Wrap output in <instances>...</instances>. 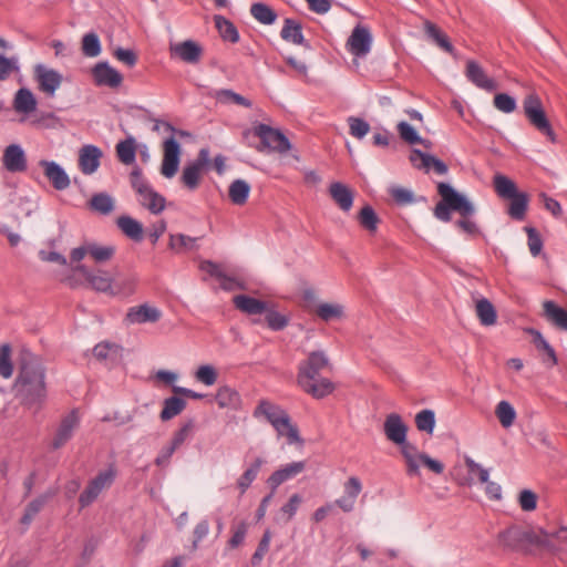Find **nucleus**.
<instances>
[{
    "mask_svg": "<svg viewBox=\"0 0 567 567\" xmlns=\"http://www.w3.org/2000/svg\"><path fill=\"white\" fill-rule=\"evenodd\" d=\"M19 374L14 383L17 396L28 406L41 404L47 398L45 369L27 348L18 357Z\"/></svg>",
    "mask_w": 567,
    "mask_h": 567,
    "instance_id": "f257e3e1",
    "label": "nucleus"
},
{
    "mask_svg": "<svg viewBox=\"0 0 567 567\" xmlns=\"http://www.w3.org/2000/svg\"><path fill=\"white\" fill-rule=\"evenodd\" d=\"M436 188L441 200L435 205L433 215L439 220L449 223L452 219V212H455L461 216V218L455 221L457 228L470 236L480 235V228L473 219L476 213L473 203L447 183L440 182Z\"/></svg>",
    "mask_w": 567,
    "mask_h": 567,
    "instance_id": "f03ea898",
    "label": "nucleus"
},
{
    "mask_svg": "<svg viewBox=\"0 0 567 567\" xmlns=\"http://www.w3.org/2000/svg\"><path fill=\"white\" fill-rule=\"evenodd\" d=\"M331 364L324 351H312L298 367L297 382L299 386L315 399H323L334 390V384L320 373L330 369Z\"/></svg>",
    "mask_w": 567,
    "mask_h": 567,
    "instance_id": "7ed1b4c3",
    "label": "nucleus"
},
{
    "mask_svg": "<svg viewBox=\"0 0 567 567\" xmlns=\"http://www.w3.org/2000/svg\"><path fill=\"white\" fill-rule=\"evenodd\" d=\"M132 188L138 195L140 204L152 214H159L165 209L166 199L164 196L153 189L148 182L143 177L142 169L135 167L130 174Z\"/></svg>",
    "mask_w": 567,
    "mask_h": 567,
    "instance_id": "20e7f679",
    "label": "nucleus"
},
{
    "mask_svg": "<svg viewBox=\"0 0 567 567\" xmlns=\"http://www.w3.org/2000/svg\"><path fill=\"white\" fill-rule=\"evenodd\" d=\"M523 111L529 122L539 133L547 136L551 142L556 141L555 132L545 113L543 103L537 93H528L523 101Z\"/></svg>",
    "mask_w": 567,
    "mask_h": 567,
    "instance_id": "39448f33",
    "label": "nucleus"
},
{
    "mask_svg": "<svg viewBox=\"0 0 567 567\" xmlns=\"http://www.w3.org/2000/svg\"><path fill=\"white\" fill-rule=\"evenodd\" d=\"M115 247L112 245L102 246L95 241H85L80 247L73 248L70 252L71 262H79L89 256L95 264H104L113 258Z\"/></svg>",
    "mask_w": 567,
    "mask_h": 567,
    "instance_id": "423d86ee",
    "label": "nucleus"
},
{
    "mask_svg": "<svg viewBox=\"0 0 567 567\" xmlns=\"http://www.w3.org/2000/svg\"><path fill=\"white\" fill-rule=\"evenodd\" d=\"M255 135L260 138L261 146L257 147L259 152L265 148L278 153H286L290 150L291 145L289 140L279 130L272 128L266 124H258L255 130Z\"/></svg>",
    "mask_w": 567,
    "mask_h": 567,
    "instance_id": "0eeeda50",
    "label": "nucleus"
},
{
    "mask_svg": "<svg viewBox=\"0 0 567 567\" xmlns=\"http://www.w3.org/2000/svg\"><path fill=\"white\" fill-rule=\"evenodd\" d=\"M209 162L208 148H200L197 157L184 166L181 182L187 189L195 190L198 188L203 172L207 168Z\"/></svg>",
    "mask_w": 567,
    "mask_h": 567,
    "instance_id": "6e6552de",
    "label": "nucleus"
},
{
    "mask_svg": "<svg viewBox=\"0 0 567 567\" xmlns=\"http://www.w3.org/2000/svg\"><path fill=\"white\" fill-rule=\"evenodd\" d=\"M33 78L38 83V89L47 96H54L56 90L61 86L62 74L42 63H38L33 68Z\"/></svg>",
    "mask_w": 567,
    "mask_h": 567,
    "instance_id": "1a4fd4ad",
    "label": "nucleus"
},
{
    "mask_svg": "<svg viewBox=\"0 0 567 567\" xmlns=\"http://www.w3.org/2000/svg\"><path fill=\"white\" fill-rule=\"evenodd\" d=\"M348 51L357 56L364 58L371 51L372 34L368 27L357 24L347 40Z\"/></svg>",
    "mask_w": 567,
    "mask_h": 567,
    "instance_id": "9d476101",
    "label": "nucleus"
},
{
    "mask_svg": "<svg viewBox=\"0 0 567 567\" xmlns=\"http://www.w3.org/2000/svg\"><path fill=\"white\" fill-rule=\"evenodd\" d=\"M72 269L74 272L81 274L93 290L112 296L113 278L106 271H92L86 265L82 264L75 265Z\"/></svg>",
    "mask_w": 567,
    "mask_h": 567,
    "instance_id": "9b49d317",
    "label": "nucleus"
},
{
    "mask_svg": "<svg viewBox=\"0 0 567 567\" xmlns=\"http://www.w3.org/2000/svg\"><path fill=\"white\" fill-rule=\"evenodd\" d=\"M409 159L414 168L425 173L433 169L437 175H445L449 172V167L443 161L419 148L411 151Z\"/></svg>",
    "mask_w": 567,
    "mask_h": 567,
    "instance_id": "f8f14e48",
    "label": "nucleus"
},
{
    "mask_svg": "<svg viewBox=\"0 0 567 567\" xmlns=\"http://www.w3.org/2000/svg\"><path fill=\"white\" fill-rule=\"evenodd\" d=\"M163 152L161 173L165 177L172 178L178 171L181 156V146L174 136L164 141Z\"/></svg>",
    "mask_w": 567,
    "mask_h": 567,
    "instance_id": "ddd939ff",
    "label": "nucleus"
},
{
    "mask_svg": "<svg viewBox=\"0 0 567 567\" xmlns=\"http://www.w3.org/2000/svg\"><path fill=\"white\" fill-rule=\"evenodd\" d=\"M92 76L95 85L117 89L123 82V75L107 62H97L92 68Z\"/></svg>",
    "mask_w": 567,
    "mask_h": 567,
    "instance_id": "4468645a",
    "label": "nucleus"
},
{
    "mask_svg": "<svg viewBox=\"0 0 567 567\" xmlns=\"http://www.w3.org/2000/svg\"><path fill=\"white\" fill-rule=\"evenodd\" d=\"M171 56L178 58L185 63L196 64L203 55V48L194 40H185L169 45Z\"/></svg>",
    "mask_w": 567,
    "mask_h": 567,
    "instance_id": "2eb2a0df",
    "label": "nucleus"
},
{
    "mask_svg": "<svg viewBox=\"0 0 567 567\" xmlns=\"http://www.w3.org/2000/svg\"><path fill=\"white\" fill-rule=\"evenodd\" d=\"M525 554H529L532 547L544 548L550 553L557 549L556 544L549 539V530L543 528H524Z\"/></svg>",
    "mask_w": 567,
    "mask_h": 567,
    "instance_id": "dca6fc26",
    "label": "nucleus"
},
{
    "mask_svg": "<svg viewBox=\"0 0 567 567\" xmlns=\"http://www.w3.org/2000/svg\"><path fill=\"white\" fill-rule=\"evenodd\" d=\"M465 75L467 80L478 89L487 92H494L498 89L497 82L489 78L483 68L474 60L466 62Z\"/></svg>",
    "mask_w": 567,
    "mask_h": 567,
    "instance_id": "f3484780",
    "label": "nucleus"
},
{
    "mask_svg": "<svg viewBox=\"0 0 567 567\" xmlns=\"http://www.w3.org/2000/svg\"><path fill=\"white\" fill-rule=\"evenodd\" d=\"M383 432L390 442L394 444H402L405 442L408 425L403 422L400 414L390 413L384 420Z\"/></svg>",
    "mask_w": 567,
    "mask_h": 567,
    "instance_id": "a211bd4d",
    "label": "nucleus"
},
{
    "mask_svg": "<svg viewBox=\"0 0 567 567\" xmlns=\"http://www.w3.org/2000/svg\"><path fill=\"white\" fill-rule=\"evenodd\" d=\"M102 151L91 144L83 145L79 151V168L84 175H91L100 167Z\"/></svg>",
    "mask_w": 567,
    "mask_h": 567,
    "instance_id": "6ab92c4d",
    "label": "nucleus"
},
{
    "mask_svg": "<svg viewBox=\"0 0 567 567\" xmlns=\"http://www.w3.org/2000/svg\"><path fill=\"white\" fill-rule=\"evenodd\" d=\"M287 415L289 414L281 406L267 400H260L254 411L255 417L264 416L272 427H278V424H285Z\"/></svg>",
    "mask_w": 567,
    "mask_h": 567,
    "instance_id": "aec40b11",
    "label": "nucleus"
},
{
    "mask_svg": "<svg viewBox=\"0 0 567 567\" xmlns=\"http://www.w3.org/2000/svg\"><path fill=\"white\" fill-rule=\"evenodd\" d=\"M306 468L305 461L289 463L277 471H275L267 480V485L272 489V493L286 481L296 477Z\"/></svg>",
    "mask_w": 567,
    "mask_h": 567,
    "instance_id": "412c9836",
    "label": "nucleus"
},
{
    "mask_svg": "<svg viewBox=\"0 0 567 567\" xmlns=\"http://www.w3.org/2000/svg\"><path fill=\"white\" fill-rule=\"evenodd\" d=\"M79 415L75 410L65 415L58 427L55 436L52 441V449L58 450L69 442L74 430L79 426Z\"/></svg>",
    "mask_w": 567,
    "mask_h": 567,
    "instance_id": "4be33fe9",
    "label": "nucleus"
},
{
    "mask_svg": "<svg viewBox=\"0 0 567 567\" xmlns=\"http://www.w3.org/2000/svg\"><path fill=\"white\" fill-rule=\"evenodd\" d=\"M2 164L10 173H21L27 169V156L22 147L11 144L6 147L2 156Z\"/></svg>",
    "mask_w": 567,
    "mask_h": 567,
    "instance_id": "5701e85b",
    "label": "nucleus"
},
{
    "mask_svg": "<svg viewBox=\"0 0 567 567\" xmlns=\"http://www.w3.org/2000/svg\"><path fill=\"white\" fill-rule=\"evenodd\" d=\"M200 270L220 281V288L226 291L243 289L244 286L236 278L226 275L220 266L212 260L200 262Z\"/></svg>",
    "mask_w": 567,
    "mask_h": 567,
    "instance_id": "b1692460",
    "label": "nucleus"
},
{
    "mask_svg": "<svg viewBox=\"0 0 567 567\" xmlns=\"http://www.w3.org/2000/svg\"><path fill=\"white\" fill-rule=\"evenodd\" d=\"M498 543L505 549L525 553L524 528L513 525L498 533Z\"/></svg>",
    "mask_w": 567,
    "mask_h": 567,
    "instance_id": "393cba45",
    "label": "nucleus"
},
{
    "mask_svg": "<svg viewBox=\"0 0 567 567\" xmlns=\"http://www.w3.org/2000/svg\"><path fill=\"white\" fill-rule=\"evenodd\" d=\"M40 166L44 168L45 177L56 190H64L70 186V178L59 164L42 159L40 161Z\"/></svg>",
    "mask_w": 567,
    "mask_h": 567,
    "instance_id": "a878e982",
    "label": "nucleus"
},
{
    "mask_svg": "<svg viewBox=\"0 0 567 567\" xmlns=\"http://www.w3.org/2000/svg\"><path fill=\"white\" fill-rule=\"evenodd\" d=\"M162 317V312L156 307L143 303L128 309L126 320L130 323H147L157 322Z\"/></svg>",
    "mask_w": 567,
    "mask_h": 567,
    "instance_id": "bb28decb",
    "label": "nucleus"
},
{
    "mask_svg": "<svg viewBox=\"0 0 567 567\" xmlns=\"http://www.w3.org/2000/svg\"><path fill=\"white\" fill-rule=\"evenodd\" d=\"M280 37L284 41L301 45L307 50L311 49L309 41H307L302 34V25L300 22L287 18L284 21V27L280 31Z\"/></svg>",
    "mask_w": 567,
    "mask_h": 567,
    "instance_id": "cd10ccee",
    "label": "nucleus"
},
{
    "mask_svg": "<svg viewBox=\"0 0 567 567\" xmlns=\"http://www.w3.org/2000/svg\"><path fill=\"white\" fill-rule=\"evenodd\" d=\"M544 318L559 330L567 331V310L551 300L543 302Z\"/></svg>",
    "mask_w": 567,
    "mask_h": 567,
    "instance_id": "c85d7f7f",
    "label": "nucleus"
},
{
    "mask_svg": "<svg viewBox=\"0 0 567 567\" xmlns=\"http://www.w3.org/2000/svg\"><path fill=\"white\" fill-rule=\"evenodd\" d=\"M329 194L333 202L343 212H349L353 205V192L350 187L340 182H334L329 187Z\"/></svg>",
    "mask_w": 567,
    "mask_h": 567,
    "instance_id": "c756f323",
    "label": "nucleus"
},
{
    "mask_svg": "<svg viewBox=\"0 0 567 567\" xmlns=\"http://www.w3.org/2000/svg\"><path fill=\"white\" fill-rule=\"evenodd\" d=\"M12 106L17 113L28 115L37 110L38 101L30 89L21 87L14 94Z\"/></svg>",
    "mask_w": 567,
    "mask_h": 567,
    "instance_id": "7c9ffc66",
    "label": "nucleus"
},
{
    "mask_svg": "<svg viewBox=\"0 0 567 567\" xmlns=\"http://www.w3.org/2000/svg\"><path fill=\"white\" fill-rule=\"evenodd\" d=\"M236 309L247 315H261L267 311L268 303L247 295H237L233 298Z\"/></svg>",
    "mask_w": 567,
    "mask_h": 567,
    "instance_id": "2f4dec72",
    "label": "nucleus"
},
{
    "mask_svg": "<svg viewBox=\"0 0 567 567\" xmlns=\"http://www.w3.org/2000/svg\"><path fill=\"white\" fill-rule=\"evenodd\" d=\"M116 225L121 231L130 239L140 243L144 237L143 225L131 216H120L116 219Z\"/></svg>",
    "mask_w": 567,
    "mask_h": 567,
    "instance_id": "473e14b6",
    "label": "nucleus"
},
{
    "mask_svg": "<svg viewBox=\"0 0 567 567\" xmlns=\"http://www.w3.org/2000/svg\"><path fill=\"white\" fill-rule=\"evenodd\" d=\"M424 31L430 40H432L437 47L450 54H454V47L450 42L449 37L434 23L426 20L424 22Z\"/></svg>",
    "mask_w": 567,
    "mask_h": 567,
    "instance_id": "72a5a7b5",
    "label": "nucleus"
},
{
    "mask_svg": "<svg viewBox=\"0 0 567 567\" xmlns=\"http://www.w3.org/2000/svg\"><path fill=\"white\" fill-rule=\"evenodd\" d=\"M507 199L509 200L507 208L509 217L515 220L525 219L529 202L528 195L524 192H518L515 196L508 197Z\"/></svg>",
    "mask_w": 567,
    "mask_h": 567,
    "instance_id": "f704fd0d",
    "label": "nucleus"
},
{
    "mask_svg": "<svg viewBox=\"0 0 567 567\" xmlns=\"http://www.w3.org/2000/svg\"><path fill=\"white\" fill-rule=\"evenodd\" d=\"M116 156L118 161L124 165H132L136 158V140L133 136H128L123 141H120L116 146Z\"/></svg>",
    "mask_w": 567,
    "mask_h": 567,
    "instance_id": "c9c22d12",
    "label": "nucleus"
},
{
    "mask_svg": "<svg viewBox=\"0 0 567 567\" xmlns=\"http://www.w3.org/2000/svg\"><path fill=\"white\" fill-rule=\"evenodd\" d=\"M396 445L400 446L401 454L405 460L406 467H408L406 468L408 474L411 476L419 475L420 466H419L417 455L420 453L417 452L416 446H414L412 443H410L406 439H405L404 443L396 444Z\"/></svg>",
    "mask_w": 567,
    "mask_h": 567,
    "instance_id": "e433bc0d",
    "label": "nucleus"
},
{
    "mask_svg": "<svg viewBox=\"0 0 567 567\" xmlns=\"http://www.w3.org/2000/svg\"><path fill=\"white\" fill-rule=\"evenodd\" d=\"M250 193V185L244 179H235L228 188V196L233 204L241 206L246 204Z\"/></svg>",
    "mask_w": 567,
    "mask_h": 567,
    "instance_id": "4c0bfd02",
    "label": "nucleus"
},
{
    "mask_svg": "<svg viewBox=\"0 0 567 567\" xmlns=\"http://www.w3.org/2000/svg\"><path fill=\"white\" fill-rule=\"evenodd\" d=\"M186 408V401L176 395L169 396L163 402V410L161 411L159 417L162 421H168L181 414Z\"/></svg>",
    "mask_w": 567,
    "mask_h": 567,
    "instance_id": "58836bf2",
    "label": "nucleus"
},
{
    "mask_svg": "<svg viewBox=\"0 0 567 567\" xmlns=\"http://www.w3.org/2000/svg\"><path fill=\"white\" fill-rule=\"evenodd\" d=\"M215 27L218 30L224 41L237 43L239 41V33L235 24L223 16L214 17Z\"/></svg>",
    "mask_w": 567,
    "mask_h": 567,
    "instance_id": "ea45409f",
    "label": "nucleus"
},
{
    "mask_svg": "<svg viewBox=\"0 0 567 567\" xmlns=\"http://www.w3.org/2000/svg\"><path fill=\"white\" fill-rule=\"evenodd\" d=\"M264 463V458L256 457L254 462L249 465V467L237 480V487L240 489L241 495L249 488L251 483L256 480Z\"/></svg>",
    "mask_w": 567,
    "mask_h": 567,
    "instance_id": "a19ab883",
    "label": "nucleus"
},
{
    "mask_svg": "<svg viewBox=\"0 0 567 567\" xmlns=\"http://www.w3.org/2000/svg\"><path fill=\"white\" fill-rule=\"evenodd\" d=\"M215 399L220 408L237 409L240 405L239 393L228 385L220 386Z\"/></svg>",
    "mask_w": 567,
    "mask_h": 567,
    "instance_id": "79ce46f5",
    "label": "nucleus"
},
{
    "mask_svg": "<svg viewBox=\"0 0 567 567\" xmlns=\"http://www.w3.org/2000/svg\"><path fill=\"white\" fill-rule=\"evenodd\" d=\"M493 186L498 197L503 199L515 196L519 192L515 182L502 174L494 176Z\"/></svg>",
    "mask_w": 567,
    "mask_h": 567,
    "instance_id": "37998d69",
    "label": "nucleus"
},
{
    "mask_svg": "<svg viewBox=\"0 0 567 567\" xmlns=\"http://www.w3.org/2000/svg\"><path fill=\"white\" fill-rule=\"evenodd\" d=\"M476 315L480 319V322L483 326H493L496 323L497 313L493 306V303L486 299L482 298L476 302Z\"/></svg>",
    "mask_w": 567,
    "mask_h": 567,
    "instance_id": "c03bdc74",
    "label": "nucleus"
},
{
    "mask_svg": "<svg viewBox=\"0 0 567 567\" xmlns=\"http://www.w3.org/2000/svg\"><path fill=\"white\" fill-rule=\"evenodd\" d=\"M250 14L261 24H272L277 20L276 11L268 4L257 2L251 4Z\"/></svg>",
    "mask_w": 567,
    "mask_h": 567,
    "instance_id": "a18cd8bd",
    "label": "nucleus"
},
{
    "mask_svg": "<svg viewBox=\"0 0 567 567\" xmlns=\"http://www.w3.org/2000/svg\"><path fill=\"white\" fill-rule=\"evenodd\" d=\"M278 427H274L278 434V436H285L287 439L288 444H298L300 446L303 445L305 441L299 435V430L296 424L291 422L289 415H287V422L285 424H278Z\"/></svg>",
    "mask_w": 567,
    "mask_h": 567,
    "instance_id": "49530a36",
    "label": "nucleus"
},
{
    "mask_svg": "<svg viewBox=\"0 0 567 567\" xmlns=\"http://www.w3.org/2000/svg\"><path fill=\"white\" fill-rule=\"evenodd\" d=\"M316 315L323 321L339 320L344 317L343 306L339 303L323 302L318 305Z\"/></svg>",
    "mask_w": 567,
    "mask_h": 567,
    "instance_id": "de8ad7c7",
    "label": "nucleus"
},
{
    "mask_svg": "<svg viewBox=\"0 0 567 567\" xmlns=\"http://www.w3.org/2000/svg\"><path fill=\"white\" fill-rule=\"evenodd\" d=\"M50 494H43L30 502L20 519L21 524L29 526L33 518L41 512L49 498Z\"/></svg>",
    "mask_w": 567,
    "mask_h": 567,
    "instance_id": "09e8293b",
    "label": "nucleus"
},
{
    "mask_svg": "<svg viewBox=\"0 0 567 567\" xmlns=\"http://www.w3.org/2000/svg\"><path fill=\"white\" fill-rule=\"evenodd\" d=\"M136 279L133 276L117 277L113 279L112 296H131L135 292Z\"/></svg>",
    "mask_w": 567,
    "mask_h": 567,
    "instance_id": "8fccbe9b",
    "label": "nucleus"
},
{
    "mask_svg": "<svg viewBox=\"0 0 567 567\" xmlns=\"http://www.w3.org/2000/svg\"><path fill=\"white\" fill-rule=\"evenodd\" d=\"M359 224L369 233H375L380 221L374 209L370 205H365L358 215Z\"/></svg>",
    "mask_w": 567,
    "mask_h": 567,
    "instance_id": "3c124183",
    "label": "nucleus"
},
{
    "mask_svg": "<svg viewBox=\"0 0 567 567\" xmlns=\"http://www.w3.org/2000/svg\"><path fill=\"white\" fill-rule=\"evenodd\" d=\"M495 414L502 426L505 429L512 426L516 419V412L512 404L507 401H501L496 405Z\"/></svg>",
    "mask_w": 567,
    "mask_h": 567,
    "instance_id": "603ef678",
    "label": "nucleus"
},
{
    "mask_svg": "<svg viewBox=\"0 0 567 567\" xmlns=\"http://www.w3.org/2000/svg\"><path fill=\"white\" fill-rule=\"evenodd\" d=\"M90 206L93 210L109 215L114 209L112 197L106 193H99L92 196Z\"/></svg>",
    "mask_w": 567,
    "mask_h": 567,
    "instance_id": "864d4df0",
    "label": "nucleus"
},
{
    "mask_svg": "<svg viewBox=\"0 0 567 567\" xmlns=\"http://www.w3.org/2000/svg\"><path fill=\"white\" fill-rule=\"evenodd\" d=\"M12 349L10 344L3 343L0 346V375L4 379H9L13 374L12 363Z\"/></svg>",
    "mask_w": 567,
    "mask_h": 567,
    "instance_id": "5fc2aeb1",
    "label": "nucleus"
},
{
    "mask_svg": "<svg viewBox=\"0 0 567 567\" xmlns=\"http://www.w3.org/2000/svg\"><path fill=\"white\" fill-rule=\"evenodd\" d=\"M416 429L421 432L432 434L435 426V414L432 410L425 409L415 415Z\"/></svg>",
    "mask_w": 567,
    "mask_h": 567,
    "instance_id": "6e6d98bb",
    "label": "nucleus"
},
{
    "mask_svg": "<svg viewBox=\"0 0 567 567\" xmlns=\"http://www.w3.org/2000/svg\"><path fill=\"white\" fill-rule=\"evenodd\" d=\"M82 52L89 58H95L101 53V42L96 33L89 32L83 35Z\"/></svg>",
    "mask_w": 567,
    "mask_h": 567,
    "instance_id": "4d7b16f0",
    "label": "nucleus"
},
{
    "mask_svg": "<svg viewBox=\"0 0 567 567\" xmlns=\"http://www.w3.org/2000/svg\"><path fill=\"white\" fill-rule=\"evenodd\" d=\"M195 379L207 385H214L218 379L217 370L210 364H203L197 368L194 374Z\"/></svg>",
    "mask_w": 567,
    "mask_h": 567,
    "instance_id": "13d9d810",
    "label": "nucleus"
},
{
    "mask_svg": "<svg viewBox=\"0 0 567 567\" xmlns=\"http://www.w3.org/2000/svg\"><path fill=\"white\" fill-rule=\"evenodd\" d=\"M215 97L223 103L231 102L238 105H243L245 107H251L252 105L251 102L245 96L227 89L217 91Z\"/></svg>",
    "mask_w": 567,
    "mask_h": 567,
    "instance_id": "bf43d9fd",
    "label": "nucleus"
},
{
    "mask_svg": "<svg viewBox=\"0 0 567 567\" xmlns=\"http://www.w3.org/2000/svg\"><path fill=\"white\" fill-rule=\"evenodd\" d=\"M264 313H266V321L268 327L274 331L284 330L289 323V318L287 316L281 315L274 309H269L268 307L267 311Z\"/></svg>",
    "mask_w": 567,
    "mask_h": 567,
    "instance_id": "052dcab7",
    "label": "nucleus"
},
{
    "mask_svg": "<svg viewBox=\"0 0 567 567\" xmlns=\"http://www.w3.org/2000/svg\"><path fill=\"white\" fill-rule=\"evenodd\" d=\"M20 70L17 56L7 58L0 54V82L6 81L12 73Z\"/></svg>",
    "mask_w": 567,
    "mask_h": 567,
    "instance_id": "680f3d73",
    "label": "nucleus"
},
{
    "mask_svg": "<svg viewBox=\"0 0 567 567\" xmlns=\"http://www.w3.org/2000/svg\"><path fill=\"white\" fill-rule=\"evenodd\" d=\"M348 124L350 134L358 140H362L370 131V124L361 117L350 116Z\"/></svg>",
    "mask_w": 567,
    "mask_h": 567,
    "instance_id": "e2e57ef3",
    "label": "nucleus"
},
{
    "mask_svg": "<svg viewBox=\"0 0 567 567\" xmlns=\"http://www.w3.org/2000/svg\"><path fill=\"white\" fill-rule=\"evenodd\" d=\"M102 491L103 489L99 487L93 480H91L85 489L79 496V504L81 508H85L91 505Z\"/></svg>",
    "mask_w": 567,
    "mask_h": 567,
    "instance_id": "0e129e2a",
    "label": "nucleus"
},
{
    "mask_svg": "<svg viewBox=\"0 0 567 567\" xmlns=\"http://www.w3.org/2000/svg\"><path fill=\"white\" fill-rule=\"evenodd\" d=\"M197 238L189 237L183 234L169 236V248L179 252L184 249H193Z\"/></svg>",
    "mask_w": 567,
    "mask_h": 567,
    "instance_id": "69168bd1",
    "label": "nucleus"
},
{
    "mask_svg": "<svg viewBox=\"0 0 567 567\" xmlns=\"http://www.w3.org/2000/svg\"><path fill=\"white\" fill-rule=\"evenodd\" d=\"M194 429L195 421L193 419L187 420L185 423H183L179 430L174 433L171 443L178 449L186 440L192 436Z\"/></svg>",
    "mask_w": 567,
    "mask_h": 567,
    "instance_id": "338daca9",
    "label": "nucleus"
},
{
    "mask_svg": "<svg viewBox=\"0 0 567 567\" xmlns=\"http://www.w3.org/2000/svg\"><path fill=\"white\" fill-rule=\"evenodd\" d=\"M493 104L495 109L503 113H512L517 107L516 100L507 93L495 94Z\"/></svg>",
    "mask_w": 567,
    "mask_h": 567,
    "instance_id": "774afa93",
    "label": "nucleus"
}]
</instances>
